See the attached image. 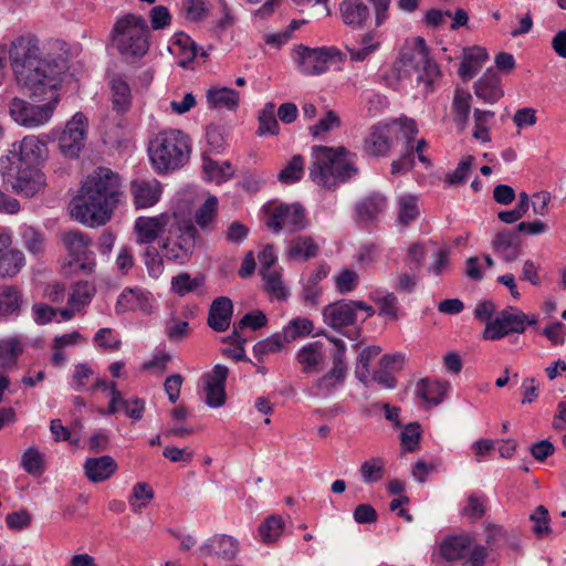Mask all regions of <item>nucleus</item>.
Masks as SVG:
<instances>
[{
	"label": "nucleus",
	"instance_id": "obj_19",
	"mask_svg": "<svg viewBox=\"0 0 566 566\" xmlns=\"http://www.w3.org/2000/svg\"><path fill=\"white\" fill-rule=\"evenodd\" d=\"M398 124L381 122L374 125L365 139L364 148L369 155H385L391 147L394 139H397Z\"/></svg>",
	"mask_w": 566,
	"mask_h": 566
},
{
	"label": "nucleus",
	"instance_id": "obj_12",
	"mask_svg": "<svg viewBox=\"0 0 566 566\" xmlns=\"http://www.w3.org/2000/svg\"><path fill=\"white\" fill-rule=\"evenodd\" d=\"M264 223L273 232L297 231L307 224L305 210L300 203L271 202L263 207Z\"/></svg>",
	"mask_w": 566,
	"mask_h": 566
},
{
	"label": "nucleus",
	"instance_id": "obj_46",
	"mask_svg": "<svg viewBox=\"0 0 566 566\" xmlns=\"http://www.w3.org/2000/svg\"><path fill=\"white\" fill-rule=\"evenodd\" d=\"M387 207L386 198L381 195H373L364 199L357 206V213L361 220H373Z\"/></svg>",
	"mask_w": 566,
	"mask_h": 566
},
{
	"label": "nucleus",
	"instance_id": "obj_56",
	"mask_svg": "<svg viewBox=\"0 0 566 566\" xmlns=\"http://www.w3.org/2000/svg\"><path fill=\"white\" fill-rule=\"evenodd\" d=\"M21 295L18 290L6 286L0 290V311L3 317L17 314L20 308Z\"/></svg>",
	"mask_w": 566,
	"mask_h": 566
},
{
	"label": "nucleus",
	"instance_id": "obj_39",
	"mask_svg": "<svg viewBox=\"0 0 566 566\" xmlns=\"http://www.w3.org/2000/svg\"><path fill=\"white\" fill-rule=\"evenodd\" d=\"M23 353V344L19 336L0 338V367H12Z\"/></svg>",
	"mask_w": 566,
	"mask_h": 566
},
{
	"label": "nucleus",
	"instance_id": "obj_8",
	"mask_svg": "<svg viewBox=\"0 0 566 566\" xmlns=\"http://www.w3.org/2000/svg\"><path fill=\"white\" fill-rule=\"evenodd\" d=\"M292 61L296 70L304 75H321L331 67H339L346 60L336 46L308 48L303 44L295 45L291 52Z\"/></svg>",
	"mask_w": 566,
	"mask_h": 566
},
{
	"label": "nucleus",
	"instance_id": "obj_7",
	"mask_svg": "<svg viewBox=\"0 0 566 566\" xmlns=\"http://www.w3.org/2000/svg\"><path fill=\"white\" fill-rule=\"evenodd\" d=\"M111 41L126 59L144 56L149 49V29L146 20L133 13L118 18L111 32Z\"/></svg>",
	"mask_w": 566,
	"mask_h": 566
},
{
	"label": "nucleus",
	"instance_id": "obj_17",
	"mask_svg": "<svg viewBox=\"0 0 566 566\" xmlns=\"http://www.w3.org/2000/svg\"><path fill=\"white\" fill-rule=\"evenodd\" d=\"M174 214L169 212L156 216H140L134 222V234L137 244H151L165 235L167 229L174 226Z\"/></svg>",
	"mask_w": 566,
	"mask_h": 566
},
{
	"label": "nucleus",
	"instance_id": "obj_2",
	"mask_svg": "<svg viewBox=\"0 0 566 566\" xmlns=\"http://www.w3.org/2000/svg\"><path fill=\"white\" fill-rule=\"evenodd\" d=\"M120 182L108 168H97L84 180L70 203L71 217L90 228L106 224L119 202Z\"/></svg>",
	"mask_w": 566,
	"mask_h": 566
},
{
	"label": "nucleus",
	"instance_id": "obj_29",
	"mask_svg": "<svg viewBox=\"0 0 566 566\" xmlns=\"http://www.w3.org/2000/svg\"><path fill=\"white\" fill-rule=\"evenodd\" d=\"M342 21L353 28H361L369 18V9L363 0H343L339 4Z\"/></svg>",
	"mask_w": 566,
	"mask_h": 566
},
{
	"label": "nucleus",
	"instance_id": "obj_49",
	"mask_svg": "<svg viewBox=\"0 0 566 566\" xmlns=\"http://www.w3.org/2000/svg\"><path fill=\"white\" fill-rule=\"evenodd\" d=\"M284 522L279 515H271L259 526V535L263 543L271 544L277 541L283 532Z\"/></svg>",
	"mask_w": 566,
	"mask_h": 566
},
{
	"label": "nucleus",
	"instance_id": "obj_61",
	"mask_svg": "<svg viewBox=\"0 0 566 566\" xmlns=\"http://www.w3.org/2000/svg\"><path fill=\"white\" fill-rule=\"evenodd\" d=\"M218 207V199L214 196L209 197L205 203L196 212L195 219L197 224L207 229L211 226L214 220Z\"/></svg>",
	"mask_w": 566,
	"mask_h": 566
},
{
	"label": "nucleus",
	"instance_id": "obj_16",
	"mask_svg": "<svg viewBox=\"0 0 566 566\" xmlns=\"http://www.w3.org/2000/svg\"><path fill=\"white\" fill-rule=\"evenodd\" d=\"M537 319L528 317L515 310H505L501 312L494 319L488 322L483 337L485 339L496 340L503 338L511 333H523L527 324H535Z\"/></svg>",
	"mask_w": 566,
	"mask_h": 566
},
{
	"label": "nucleus",
	"instance_id": "obj_15",
	"mask_svg": "<svg viewBox=\"0 0 566 566\" xmlns=\"http://www.w3.org/2000/svg\"><path fill=\"white\" fill-rule=\"evenodd\" d=\"M357 311L365 312V318L375 314L374 307L363 301H338L323 310V318L328 326L339 329L355 324Z\"/></svg>",
	"mask_w": 566,
	"mask_h": 566
},
{
	"label": "nucleus",
	"instance_id": "obj_45",
	"mask_svg": "<svg viewBox=\"0 0 566 566\" xmlns=\"http://www.w3.org/2000/svg\"><path fill=\"white\" fill-rule=\"evenodd\" d=\"M380 46V42L375 32H367L363 35L358 48H348L350 60L354 62H364L373 55Z\"/></svg>",
	"mask_w": 566,
	"mask_h": 566
},
{
	"label": "nucleus",
	"instance_id": "obj_9",
	"mask_svg": "<svg viewBox=\"0 0 566 566\" xmlns=\"http://www.w3.org/2000/svg\"><path fill=\"white\" fill-rule=\"evenodd\" d=\"M197 229L189 220H180L174 214V226L167 229L160 249L172 262L184 264L190 260L196 247Z\"/></svg>",
	"mask_w": 566,
	"mask_h": 566
},
{
	"label": "nucleus",
	"instance_id": "obj_62",
	"mask_svg": "<svg viewBox=\"0 0 566 566\" xmlns=\"http://www.w3.org/2000/svg\"><path fill=\"white\" fill-rule=\"evenodd\" d=\"M185 17L190 21H202L209 14L210 7L206 0H184Z\"/></svg>",
	"mask_w": 566,
	"mask_h": 566
},
{
	"label": "nucleus",
	"instance_id": "obj_51",
	"mask_svg": "<svg viewBox=\"0 0 566 566\" xmlns=\"http://www.w3.org/2000/svg\"><path fill=\"white\" fill-rule=\"evenodd\" d=\"M419 216L418 198L412 195H402L398 198V221L408 224Z\"/></svg>",
	"mask_w": 566,
	"mask_h": 566
},
{
	"label": "nucleus",
	"instance_id": "obj_26",
	"mask_svg": "<svg viewBox=\"0 0 566 566\" xmlns=\"http://www.w3.org/2000/svg\"><path fill=\"white\" fill-rule=\"evenodd\" d=\"M117 470L116 461L109 455L88 458L84 463L86 478L93 483L108 480Z\"/></svg>",
	"mask_w": 566,
	"mask_h": 566
},
{
	"label": "nucleus",
	"instance_id": "obj_40",
	"mask_svg": "<svg viewBox=\"0 0 566 566\" xmlns=\"http://www.w3.org/2000/svg\"><path fill=\"white\" fill-rule=\"evenodd\" d=\"M318 244L311 237L294 238L287 250V256L294 260H308L317 254Z\"/></svg>",
	"mask_w": 566,
	"mask_h": 566
},
{
	"label": "nucleus",
	"instance_id": "obj_11",
	"mask_svg": "<svg viewBox=\"0 0 566 566\" xmlns=\"http://www.w3.org/2000/svg\"><path fill=\"white\" fill-rule=\"evenodd\" d=\"M1 174L4 182L14 192L27 198L38 195L46 186L45 176L36 166L7 164L1 160Z\"/></svg>",
	"mask_w": 566,
	"mask_h": 566
},
{
	"label": "nucleus",
	"instance_id": "obj_47",
	"mask_svg": "<svg viewBox=\"0 0 566 566\" xmlns=\"http://www.w3.org/2000/svg\"><path fill=\"white\" fill-rule=\"evenodd\" d=\"M24 262L23 253L11 247L0 259V276L12 277L17 275L24 266Z\"/></svg>",
	"mask_w": 566,
	"mask_h": 566
},
{
	"label": "nucleus",
	"instance_id": "obj_25",
	"mask_svg": "<svg viewBox=\"0 0 566 566\" xmlns=\"http://www.w3.org/2000/svg\"><path fill=\"white\" fill-rule=\"evenodd\" d=\"M168 51L176 59L178 65L188 66L197 55V46L185 32H176L168 45Z\"/></svg>",
	"mask_w": 566,
	"mask_h": 566
},
{
	"label": "nucleus",
	"instance_id": "obj_31",
	"mask_svg": "<svg viewBox=\"0 0 566 566\" xmlns=\"http://www.w3.org/2000/svg\"><path fill=\"white\" fill-rule=\"evenodd\" d=\"M489 55L484 48L471 46L463 50L459 75L464 80H471L482 69Z\"/></svg>",
	"mask_w": 566,
	"mask_h": 566
},
{
	"label": "nucleus",
	"instance_id": "obj_33",
	"mask_svg": "<svg viewBox=\"0 0 566 566\" xmlns=\"http://www.w3.org/2000/svg\"><path fill=\"white\" fill-rule=\"evenodd\" d=\"M200 551L205 554L214 553L216 555L230 560L237 556L239 552V543L231 536L220 535L207 541V543L200 547Z\"/></svg>",
	"mask_w": 566,
	"mask_h": 566
},
{
	"label": "nucleus",
	"instance_id": "obj_35",
	"mask_svg": "<svg viewBox=\"0 0 566 566\" xmlns=\"http://www.w3.org/2000/svg\"><path fill=\"white\" fill-rule=\"evenodd\" d=\"M468 548H470L469 536H449L441 542L439 554L443 559L448 562H454L461 558H465Z\"/></svg>",
	"mask_w": 566,
	"mask_h": 566
},
{
	"label": "nucleus",
	"instance_id": "obj_37",
	"mask_svg": "<svg viewBox=\"0 0 566 566\" xmlns=\"http://www.w3.org/2000/svg\"><path fill=\"white\" fill-rule=\"evenodd\" d=\"M493 249L506 262L515 261L521 253L520 245L514 242L513 234L510 231H501L495 235Z\"/></svg>",
	"mask_w": 566,
	"mask_h": 566
},
{
	"label": "nucleus",
	"instance_id": "obj_6",
	"mask_svg": "<svg viewBox=\"0 0 566 566\" xmlns=\"http://www.w3.org/2000/svg\"><path fill=\"white\" fill-rule=\"evenodd\" d=\"M60 85L52 88H44L41 94L30 95L39 99L40 104H33L21 97H12L8 102V113L10 118L24 128L35 129L49 124L61 101Z\"/></svg>",
	"mask_w": 566,
	"mask_h": 566
},
{
	"label": "nucleus",
	"instance_id": "obj_4",
	"mask_svg": "<svg viewBox=\"0 0 566 566\" xmlns=\"http://www.w3.org/2000/svg\"><path fill=\"white\" fill-rule=\"evenodd\" d=\"M357 174L355 155L345 147L314 146L310 178L318 186L333 189Z\"/></svg>",
	"mask_w": 566,
	"mask_h": 566
},
{
	"label": "nucleus",
	"instance_id": "obj_43",
	"mask_svg": "<svg viewBox=\"0 0 566 566\" xmlns=\"http://www.w3.org/2000/svg\"><path fill=\"white\" fill-rule=\"evenodd\" d=\"M205 279L201 275L191 276L187 272L177 274L171 279L170 290L178 296H185L202 287Z\"/></svg>",
	"mask_w": 566,
	"mask_h": 566
},
{
	"label": "nucleus",
	"instance_id": "obj_30",
	"mask_svg": "<svg viewBox=\"0 0 566 566\" xmlns=\"http://www.w3.org/2000/svg\"><path fill=\"white\" fill-rule=\"evenodd\" d=\"M206 98L209 108L219 111H235L240 103L239 93L224 86H213L209 88Z\"/></svg>",
	"mask_w": 566,
	"mask_h": 566
},
{
	"label": "nucleus",
	"instance_id": "obj_27",
	"mask_svg": "<svg viewBox=\"0 0 566 566\" xmlns=\"http://www.w3.org/2000/svg\"><path fill=\"white\" fill-rule=\"evenodd\" d=\"M449 389L450 384L448 381L426 378L417 382L416 395L424 403L437 406L443 401Z\"/></svg>",
	"mask_w": 566,
	"mask_h": 566
},
{
	"label": "nucleus",
	"instance_id": "obj_36",
	"mask_svg": "<svg viewBox=\"0 0 566 566\" xmlns=\"http://www.w3.org/2000/svg\"><path fill=\"white\" fill-rule=\"evenodd\" d=\"M369 297L378 305L380 316H384L388 321L398 319V298L394 293L384 290H375L370 292Z\"/></svg>",
	"mask_w": 566,
	"mask_h": 566
},
{
	"label": "nucleus",
	"instance_id": "obj_57",
	"mask_svg": "<svg viewBox=\"0 0 566 566\" xmlns=\"http://www.w3.org/2000/svg\"><path fill=\"white\" fill-rule=\"evenodd\" d=\"M314 331V324L306 317H296L283 328L286 339L291 343L298 337L308 336Z\"/></svg>",
	"mask_w": 566,
	"mask_h": 566
},
{
	"label": "nucleus",
	"instance_id": "obj_52",
	"mask_svg": "<svg viewBox=\"0 0 566 566\" xmlns=\"http://www.w3.org/2000/svg\"><path fill=\"white\" fill-rule=\"evenodd\" d=\"M280 130L279 123L275 115V105L273 103L265 104L264 108L259 115L258 134L263 135H277Z\"/></svg>",
	"mask_w": 566,
	"mask_h": 566
},
{
	"label": "nucleus",
	"instance_id": "obj_60",
	"mask_svg": "<svg viewBox=\"0 0 566 566\" xmlns=\"http://www.w3.org/2000/svg\"><path fill=\"white\" fill-rule=\"evenodd\" d=\"M421 428L417 422H410L402 428L400 434L401 447L407 452L417 450L420 446Z\"/></svg>",
	"mask_w": 566,
	"mask_h": 566
},
{
	"label": "nucleus",
	"instance_id": "obj_54",
	"mask_svg": "<svg viewBox=\"0 0 566 566\" xmlns=\"http://www.w3.org/2000/svg\"><path fill=\"white\" fill-rule=\"evenodd\" d=\"M303 174L304 158L301 155H294L280 171L279 180L282 184L291 185L301 180Z\"/></svg>",
	"mask_w": 566,
	"mask_h": 566
},
{
	"label": "nucleus",
	"instance_id": "obj_59",
	"mask_svg": "<svg viewBox=\"0 0 566 566\" xmlns=\"http://www.w3.org/2000/svg\"><path fill=\"white\" fill-rule=\"evenodd\" d=\"M385 462L381 458H371L360 465V473L365 483H375L381 480Z\"/></svg>",
	"mask_w": 566,
	"mask_h": 566
},
{
	"label": "nucleus",
	"instance_id": "obj_18",
	"mask_svg": "<svg viewBox=\"0 0 566 566\" xmlns=\"http://www.w3.org/2000/svg\"><path fill=\"white\" fill-rule=\"evenodd\" d=\"M45 144L34 135L25 136L20 143L12 145L11 156L7 164L36 166L43 157Z\"/></svg>",
	"mask_w": 566,
	"mask_h": 566
},
{
	"label": "nucleus",
	"instance_id": "obj_44",
	"mask_svg": "<svg viewBox=\"0 0 566 566\" xmlns=\"http://www.w3.org/2000/svg\"><path fill=\"white\" fill-rule=\"evenodd\" d=\"M266 322V316L261 311L248 313L241 318L238 325H234L233 332L228 338L232 344L244 343V338L241 337L239 329L249 327L256 331L265 326Z\"/></svg>",
	"mask_w": 566,
	"mask_h": 566
},
{
	"label": "nucleus",
	"instance_id": "obj_48",
	"mask_svg": "<svg viewBox=\"0 0 566 566\" xmlns=\"http://www.w3.org/2000/svg\"><path fill=\"white\" fill-rule=\"evenodd\" d=\"M154 499V491L146 482H138L133 486L128 499L129 506L134 513H140Z\"/></svg>",
	"mask_w": 566,
	"mask_h": 566
},
{
	"label": "nucleus",
	"instance_id": "obj_23",
	"mask_svg": "<svg viewBox=\"0 0 566 566\" xmlns=\"http://www.w3.org/2000/svg\"><path fill=\"white\" fill-rule=\"evenodd\" d=\"M130 193L136 209L154 207L161 198V184L155 179H136L130 184Z\"/></svg>",
	"mask_w": 566,
	"mask_h": 566
},
{
	"label": "nucleus",
	"instance_id": "obj_55",
	"mask_svg": "<svg viewBox=\"0 0 566 566\" xmlns=\"http://www.w3.org/2000/svg\"><path fill=\"white\" fill-rule=\"evenodd\" d=\"M265 290L274 297L279 300H285L287 297V291L284 287L281 273L277 269H268L261 273Z\"/></svg>",
	"mask_w": 566,
	"mask_h": 566
},
{
	"label": "nucleus",
	"instance_id": "obj_28",
	"mask_svg": "<svg viewBox=\"0 0 566 566\" xmlns=\"http://www.w3.org/2000/svg\"><path fill=\"white\" fill-rule=\"evenodd\" d=\"M233 304L229 297H217L209 310L208 325L216 332H224L230 326Z\"/></svg>",
	"mask_w": 566,
	"mask_h": 566
},
{
	"label": "nucleus",
	"instance_id": "obj_50",
	"mask_svg": "<svg viewBox=\"0 0 566 566\" xmlns=\"http://www.w3.org/2000/svg\"><path fill=\"white\" fill-rule=\"evenodd\" d=\"M21 467L29 474H42L45 470L44 454L34 446L28 448L22 454Z\"/></svg>",
	"mask_w": 566,
	"mask_h": 566
},
{
	"label": "nucleus",
	"instance_id": "obj_53",
	"mask_svg": "<svg viewBox=\"0 0 566 566\" xmlns=\"http://www.w3.org/2000/svg\"><path fill=\"white\" fill-rule=\"evenodd\" d=\"M489 562H495L493 552L484 545L472 543L470 539V548L467 549L464 566H484Z\"/></svg>",
	"mask_w": 566,
	"mask_h": 566
},
{
	"label": "nucleus",
	"instance_id": "obj_13",
	"mask_svg": "<svg viewBox=\"0 0 566 566\" xmlns=\"http://www.w3.org/2000/svg\"><path fill=\"white\" fill-rule=\"evenodd\" d=\"M62 242L67 251L71 268L87 274L94 271L96 259L95 253L91 250L92 239L88 234L71 230L63 234Z\"/></svg>",
	"mask_w": 566,
	"mask_h": 566
},
{
	"label": "nucleus",
	"instance_id": "obj_38",
	"mask_svg": "<svg viewBox=\"0 0 566 566\" xmlns=\"http://www.w3.org/2000/svg\"><path fill=\"white\" fill-rule=\"evenodd\" d=\"M111 92L113 108L119 113L128 111L132 104V91L122 76L112 78Z\"/></svg>",
	"mask_w": 566,
	"mask_h": 566
},
{
	"label": "nucleus",
	"instance_id": "obj_5",
	"mask_svg": "<svg viewBox=\"0 0 566 566\" xmlns=\"http://www.w3.org/2000/svg\"><path fill=\"white\" fill-rule=\"evenodd\" d=\"M191 153V142L180 129L159 132L149 144L148 154L151 165L159 174L176 170L185 166Z\"/></svg>",
	"mask_w": 566,
	"mask_h": 566
},
{
	"label": "nucleus",
	"instance_id": "obj_22",
	"mask_svg": "<svg viewBox=\"0 0 566 566\" xmlns=\"http://www.w3.org/2000/svg\"><path fill=\"white\" fill-rule=\"evenodd\" d=\"M95 294V287L87 281L75 283L67 297V306L59 311L62 321H70L76 314H82L91 303Z\"/></svg>",
	"mask_w": 566,
	"mask_h": 566
},
{
	"label": "nucleus",
	"instance_id": "obj_41",
	"mask_svg": "<svg viewBox=\"0 0 566 566\" xmlns=\"http://www.w3.org/2000/svg\"><path fill=\"white\" fill-rule=\"evenodd\" d=\"M329 269L325 264H321L312 274H310L303 283V296L310 304H316L322 293L318 283L327 276Z\"/></svg>",
	"mask_w": 566,
	"mask_h": 566
},
{
	"label": "nucleus",
	"instance_id": "obj_63",
	"mask_svg": "<svg viewBox=\"0 0 566 566\" xmlns=\"http://www.w3.org/2000/svg\"><path fill=\"white\" fill-rule=\"evenodd\" d=\"M485 513V499L480 494H470L468 496L467 504L462 507L461 514L471 520L475 521L483 516Z\"/></svg>",
	"mask_w": 566,
	"mask_h": 566
},
{
	"label": "nucleus",
	"instance_id": "obj_14",
	"mask_svg": "<svg viewBox=\"0 0 566 566\" xmlns=\"http://www.w3.org/2000/svg\"><path fill=\"white\" fill-rule=\"evenodd\" d=\"M336 346V352L333 356V367L322 377L317 378L313 386L314 396H328L337 387L342 386L347 376V363L345 359L346 346L342 339L329 337L328 338Z\"/></svg>",
	"mask_w": 566,
	"mask_h": 566
},
{
	"label": "nucleus",
	"instance_id": "obj_10",
	"mask_svg": "<svg viewBox=\"0 0 566 566\" xmlns=\"http://www.w3.org/2000/svg\"><path fill=\"white\" fill-rule=\"evenodd\" d=\"M88 134V118L82 112L75 113L62 128H54L49 136L57 142V149L69 159H76L83 150Z\"/></svg>",
	"mask_w": 566,
	"mask_h": 566
},
{
	"label": "nucleus",
	"instance_id": "obj_64",
	"mask_svg": "<svg viewBox=\"0 0 566 566\" xmlns=\"http://www.w3.org/2000/svg\"><path fill=\"white\" fill-rule=\"evenodd\" d=\"M93 343L96 347L106 350H118L120 347V338L118 335L113 332V329L106 327L101 328L95 333Z\"/></svg>",
	"mask_w": 566,
	"mask_h": 566
},
{
	"label": "nucleus",
	"instance_id": "obj_34",
	"mask_svg": "<svg viewBox=\"0 0 566 566\" xmlns=\"http://www.w3.org/2000/svg\"><path fill=\"white\" fill-rule=\"evenodd\" d=\"M475 95L486 103H495L503 96L499 76L488 71L474 85Z\"/></svg>",
	"mask_w": 566,
	"mask_h": 566
},
{
	"label": "nucleus",
	"instance_id": "obj_58",
	"mask_svg": "<svg viewBox=\"0 0 566 566\" xmlns=\"http://www.w3.org/2000/svg\"><path fill=\"white\" fill-rule=\"evenodd\" d=\"M494 113L491 111H474V130L473 137L483 143L490 142L489 123L493 119Z\"/></svg>",
	"mask_w": 566,
	"mask_h": 566
},
{
	"label": "nucleus",
	"instance_id": "obj_21",
	"mask_svg": "<svg viewBox=\"0 0 566 566\" xmlns=\"http://www.w3.org/2000/svg\"><path fill=\"white\" fill-rule=\"evenodd\" d=\"M228 373L226 366L216 365L212 371L205 376V402L210 408H220L224 405Z\"/></svg>",
	"mask_w": 566,
	"mask_h": 566
},
{
	"label": "nucleus",
	"instance_id": "obj_20",
	"mask_svg": "<svg viewBox=\"0 0 566 566\" xmlns=\"http://www.w3.org/2000/svg\"><path fill=\"white\" fill-rule=\"evenodd\" d=\"M153 294L140 287H126L118 295L115 311L118 314L127 312H143L149 314L153 311Z\"/></svg>",
	"mask_w": 566,
	"mask_h": 566
},
{
	"label": "nucleus",
	"instance_id": "obj_1",
	"mask_svg": "<svg viewBox=\"0 0 566 566\" xmlns=\"http://www.w3.org/2000/svg\"><path fill=\"white\" fill-rule=\"evenodd\" d=\"M8 56L18 84L35 95L61 85L69 70L67 52L60 42L43 53L39 39L32 34L14 39Z\"/></svg>",
	"mask_w": 566,
	"mask_h": 566
},
{
	"label": "nucleus",
	"instance_id": "obj_3",
	"mask_svg": "<svg viewBox=\"0 0 566 566\" xmlns=\"http://www.w3.org/2000/svg\"><path fill=\"white\" fill-rule=\"evenodd\" d=\"M392 72L400 82H412L431 86L439 76L437 63L430 56L426 40L421 36H410L402 43L397 59L392 64Z\"/></svg>",
	"mask_w": 566,
	"mask_h": 566
},
{
	"label": "nucleus",
	"instance_id": "obj_32",
	"mask_svg": "<svg viewBox=\"0 0 566 566\" xmlns=\"http://www.w3.org/2000/svg\"><path fill=\"white\" fill-rule=\"evenodd\" d=\"M202 174L207 181L220 185L234 175V169L229 161H218L203 155Z\"/></svg>",
	"mask_w": 566,
	"mask_h": 566
},
{
	"label": "nucleus",
	"instance_id": "obj_42",
	"mask_svg": "<svg viewBox=\"0 0 566 566\" xmlns=\"http://www.w3.org/2000/svg\"><path fill=\"white\" fill-rule=\"evenodd\" d=\"M290 342L286 339L284 333H275L271 336L259 340L253 346V354L258 359H262L270 354H276L283 350Z\"/></svg>",
	"mask_w": 566,
	"mask_h": 566
},
{
	"label": "nucleus",
	"instance_id": "obj_24",
	"mask_svg": "<svg viewBox=\"0 0 566 566\" xmlns=\"http://www.w3.org/2000/svg\"><path fill=\"white\" fill-rule=\"evenodd\" d=\"M296 360L301 366V370L305 374L318 373L326 360L325 345L319 342H311L298 349Z\"/></svg>",
	"mask_w": 566,
	"mask_h": 566
}]
</instances>
